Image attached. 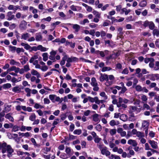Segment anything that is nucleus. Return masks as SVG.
Returning <instances> with one entry per match:
<instances>
[{
    "instance_id": "nucleus-29",
    "label": "nucleus",
    "mask_w": 159,
    "mask_h": 159,
    "mask_svg": "<svg viewBox=\"0 0 159 159\" xmlns=\"http://www.w3.org/2000/svg\"><path fill=\"white\" fill-rule=\"evenodd\" d=\"M147 4V2L146 1L143 0L141 1L139 4V6L141 7H145Z\"/></svg>"
},
{
    "instance_id": "nucleus-1",
    "label": "nucleus",
    "mask_w": 159,
    "mask_h": 159,
    "mask_svg": "<svg viewBox=\"0 0 159 159\" xmlns=\"http://www.w3.org/2000/svg\"><path fill=\"white\" fill-rule=\"evenodd\" d=\"M0 150H1L2 153L7 152V156L10 158L12 156V153L14 152V150L11 145H7L6 143H0Z\"/></svg>"
},
{
    "instance_id": "nucleus-21",
    "label": "nucleus",
    "mask_w": 159,
    "mask_h": 159,
    "mask_svg": "<svg viewBox=\"0 0 159 159\" xmlns=\"http://www.w3.org/2000/svg\"><path fill=\"white\" fill-rule=\"evenodd\" d=\"M11 105H10L8 104H5V108H4V111L6 112H7L10 111L11 110Z\"/></svg>"
},
{
    "instance_id": "nucleus-3",
    "label": "nucleus",
    "mask_w": 159,
    "mask_h": 159,
    "mask_svg": "<svg viewBox=\"0 0 159 159\" xmlns=\"http://www.w3.org/2000/svg\"><path fill=\"white\" fill-rule=\"evenodd\" d=\"M143 25L145 27L148 26L149 28L152 30L155 27L154 23L152 21H148V20H146L144 22Z\"/></svg>"
},
{
    "instance_id": "nucleus-40",
    "label": "nucleus",
    "mask_w": 159,
    "mask_h": 159,
    "mask_svg": "<svg viewBox=\"0 0 159 159\" xmlns=\"http://www.w3.org/2000/svg\"><path fill=\"white\" fill-rule=\"evenodd\" d=\"M97 131L100 132L102 129V126L100 124L97 125L95 127Z\"/></svg>"
},
{
    "instance_id": "nucleus-49",
    "label": "nucleus",
    "mask_w": 159,
    "mask_h": 159,
    "mask_svg": "<svg viewBox=\"0 0 159 159\" xmlns=\"http://www.w3.org/2000/svg\"><path fill=\"white\" fill-rule=\"evenodd\" d=\"M59 122L60 119H57L54 120L52 123V125L53 126H55V125H57Z\"/></svg>"
},
{
    "instance_id": "nucleus-30",
    "label": "nucleus",
    "mask_w": 159,
    "mask_h": 159,
    "mask_svg": "<svg viewBox=\"0 0 159 159\" xmlns=\"http://www.w3.org/2000/svg\"><path fill=\"white\" fill-rule=\"evenodd\" d=\"M43 60L44 61H46L48 59V54L47 53H44L42 54Z\"/></svg>"
},
{
    "instance_id": "nucleus-15",
    "label": "nucleus",
    "mask_w": 159,
    "mask_h": 159,
    "mask_svg": "<svg viewBox=\"0 0 159 159\" xmlns=\"http://www.w3.org/2000/svg\"><path fill=\"white\" fill-rule=\"evenodd\" d=\"M128 143L129 144L132 145L133 146L135 147L137 145V143L135 140L131 139H129L128 141Z\"/></svg>"
},
{
    "instance_id": "nucleus-39",
    "label": "nucleus",
    "mask_w": 159,
    "mask_h": 159,
    "mask_svg": "<svg viewBox=\"0 0 159 159\" xmlns=\"http://www.w3.org/2000/svg\"><path fill=\"white\" fill-rule=\"evenodd\" d=\"M136 135L138 137L140 138L144 137V134L139 131H138Z\"/></svg>"
},
{
    "instance_id": "nucleus-53",
    "label": "nucleus",
    "mask_w": 159,
    "mask_h": 159,
    "mask_svg": "<svg viewBox=\"0 0 159 159\" xmlns=\"http://www.w3.org/2000/svg\"><path fill=\"white\" fill-rule=\"evenodd\" d=\"M24 70L25 72L27 71L30 70L29 66L28 65H26L24 66Z\"/></svg>"
},
{
    "instance_id": "nucleus-63",
    "label": "nucleus",
    "mask_w": 159,
    "mask_h": 159,
    "mask_svg": "<svg viewBox=\"0 0 159 159\" xmlns=\"http://www.w3.org/2000/svg\"><path fill=\"white\" fill-rule=\"evenodd\" d=\"M49 59L53 61V62L55 61V56L51 55L49 57Z\"/></svg>"
},
{
    "instance_id": "nucleus-46",
    "label": "nucleus",
    "mask_w": 159,
    "mask_h": 159,
    "mask_svg": "<svg viewBox=\"0 0 159 159\" xmlns=\"http://www.w3.org/2000/svg\"><path fill=\"white\" fill-rule=\"evenodd\" d=\"M20 89L18 87H15L12 89V91L15 92H18L20 91Z\"/></svg>"
},
{
    "instance_id": "nucleus-38",
    "label": "nucleus",
    "mask_w": 159,
    "mask_h": 159,
    "mask_svg": "<svg viewBox=\"0 0 159 159\" xmlns=\"http://www.w3.org/2000/svg\"><path fill=\"white\" fill-rule=\"evenodd\" d=\"M36 117V116L35 114L34 113H33L30 116L29 119L32 121H33L35 120Z\"/></svg>"
},
{
    "instance_id": "nucleus-5",
    "label": "nucleus",
    "mask_w": 159,
    "mask_h": 159,
    "mask_svg": "<svg viewBox=\"0 0 159 159\" xmlns=\"http://www.w3.org/2000/svg\"><path fill=\"white\" fill-rule=\"evenodd\" d=\"M27 22L24 20L21 21L19 25V28L21 30H25L27 27Z\"/></svg>"
},
{
    "instance_id": "nucleus-16",
    "label": "nucleus",
    "mask_w": 159,
    "mask_h": 159,
    "mask_svg": "<svg viewBox=\"0 0 159 159\" xmlns=\"http://www.w3.org/2000/svg\"><path fill=\"white\" fill-rule=\"evenodd\" d=\"M19 8V6H14L10 5L8 7V9L9 10H13L16 11Z\"/></svg>"
},
{
    "instance_id": "nucleus-10",
    "label": "nucleus",
    "mask_w": 159,
    "mask_h": 159,
    "mask_svg": "<svg viewBox=\"0 0 159 159\" xmlns=\"http://www.w3.org/2000/svg\"><path fill=\"white\" fill-rule=\"evenodd\" d=\"M31 73L33 75L36 76L37 78H40L41 75L36 70L32 69L31 71Z\"/></svg>"
},
{
    "instance_id": "nucleus-14",
    "label": "nucleus",
    "mask_w": 159,
    "mask_h": 159,
    "mask_svg": "<svg viewBox=\"0 0 159 159\" xmlns=\"http://www.w3.org/2000/svg\"><path fill=\"white\" fill-rule=\"evenodd\" d=\"M100 115L98 114L95 113L92 116L93 120L95 122H97L99 121V117Z\"/></svg>"
},
{
    "instance_id": "nucleus-51",
    "label": "nucleus",
    "mask_w": 159,
    "mask_h": 159,
    "mask_svg": "<svg viewBox=\"0 0 159 159\" xmlns=\"http://www.w3.org/2000/svg\"><path fill=\"white\" fill-rule=\"evenodd\" d=\"M56 96L55 95H50L49 98L53 102H54V100Z\"/></svg>"
},
{
    "instance_id": "nucleus-56",
    "label": "nucleus",
    "mask_w": 159,
    "mask_h": 159,
    "mask_svg": "<svg viewBox=\"0 0 159 159\" xmlns=\"http://www.w3.org/2000/svg\"><path fill=\"white\" fill-rule=\"evenodd\" d=\"M30 140L31 142L33 143V144L35 146H39V145L37 144L36 143V142L35 140V139L33 138H31L30 139Z\"/></svg>"
},
{
    "instance_id": "nucleus-20",
    "label": "nucleus",
    "mask_w": 159,
    "mask_h": 159,
    "mask_svg": "<svg viewBox=\"0 0 159 159\" xmlns=\"http://www.w3.org/2000/svg\"><path fill=\"white\" fill-rule=\"evenodd\" d=\"M11 114L9 113L6 115L5 117L7 119L9 120L10 121H11V122H13L14 121V119L13 117L11 116Z\"/></svg>"
},
{
    "instance_id": "nucleus-52",
    "label": "nucleus",
    "mask_w": 159,
    "mask_h": 159,
    "mask_svg": "<svg viewBox=\"0 0 159 159\" xmlns=\"http://www.w3.org/2000/svg\"><path fill=\"white\" fill-rule=\"evenodd\" d=\"M102 140L101 138H99L98 136L94 138V142L97 143H98Z\"/></svg>"
},
{
    "instance_id": "nucleus-64",
    "label": "nucleus",
    "mask_w": 159,
    "mask_h": 159,
    "mask_svg": "<svg viewBox=\"0 0 159 159\" xmlns=\"http://www.w3.org/2000/svg\"><path fill=\"white\" fill-rule=\"evenodd\" d=\"M9 47L10 48L11 51L13 52H15L16 49V47H15L10 45L9 46Z\"/></svg>"
},
{
    "instance_id": "nucleus-62",
    "label": "nucleus",
    "mask_w": 159,
    "mask_h": 159,
    "mask_svg": "<svg viewBox=\"0 0 159 159\" xmlns=\"http://www.w3.org/2000/svg\"><path fill=\"white\" fill-rule=\"evenodd\" d=\"M24 50L23 48H17L16 49V52L18 54L20 52H24Z\"/></svg>"
},
{
    "instance_id": "nucleus-17",
    "label": "nucleus",
    "mask_w": 159,
    "mask_h": 159,
    "mask_svg": "<svg viewBox=\"0 0 159 159\" xmlns=\"http://www.w3.org/2000/svg\"><path fill=\"white\" fill-rule=\"evenodd\" d=\"M35 39L37 41H41L42 40V36L40 33H38L36 34Z\"/></svg>"
},
{
    "instance_id": "nucleus-44",
    "label": "nucleus",
    "mask_w": 159,
    "mask_h": 159,
    "mask_svg": "<svg viewBox=\"0 0 159 159\" xmlns=\"http://www.w3.org/2000/svg\"><path fill=\"white\" fill-rule=\"evenodd\" d=\"M111 70V68L109 67H104L102 68V72H105L107 71H109Z\"/></svg>"
},
{
    "instance_id": "nucleus-45",
    "label": "nucleus",
    "mask_w": 159,
    "mask_h": 159,
    "mask_svg": "<svg viewBox=\"0 0 159 159\" xmlns=\"http://www.w3.org/2000/svg\"><path fill=\"white\" fill-rule=\"evenodd\" d=\"M48 67L47 66L45 65L44 66H41L40 69L42 71H46L48 70Z\"/></svg>"
},
{
    "instance_id": "nucleus-18",
    "label": "nucleus",
    "mask_w": 159,
    "mask_h": 159,
    "mask_svg": "<svg viewBox=\"0 0 159 159\" xmlns=\"http://www.w3.org/2000/svg\"><path fill=\"white\" fill-rule=\"evenodd\" d=\"M98 98L97 97H95L94 98H93L90 96L88 97V99L90 102H95L96 103H97Z\"/></svg>"
},
{
    "instance_id": "nucleus-57",
    "label": "nucleus",
    "mask_w": 159,
    "mask_h": 159,
    "mask_svg": "<svg viewBox=\"0 0 159 159\" xmlns=\"http://www.w3.org/2000/svg\"><path fill=\"white\" fill-rule=\"evenodd\" d=\"M153 59V58H146L144 59V62L146 64L148 63L149 62H150L151 61V59Z\"/></svg>"
},
{
    "instance_id": "nucleus-22",
    "label": "nucleus",
    "mask_w": 159,
    "mask_h": 159,
    "mask_svg": "<svg viewBox=\"0 0 159 159\" xmlns=\"http://www.w3.org/2000/svg\"><path fill=\"white\" fill-rule=\"evenodd\" d=\"M149 126V123L146 120H144L142 122V126L144 129L148 128Z\"/></svg>"
},
{
    "instance_id": "nucleus-47",
    "label": "nucleus",
    "mask_w": 159,
    "mask_h": 159,
    "mask_svg": "<svg viewBox=\"0 0 159 159\" xmlns=\"http://www.w3.org/2000/svg\"><path fill=\"white\" fill-rule=\"evenodd\" d=\"M12 127V131L16 132L19 130V127L16 125L13 126Z\"/></svg>"
},
{
    "instance_id": "nucleus-31",
    "label": "nucleus",
    "mask_w": 159,
    "mask_h": 159,
    "mask_svg": "<svg viewBox=\"0 0 159 159\" xmlns=\"http://www.w3.org/2000/svg\"><path fill=\"white\" fill-rule=\"evenodd\" d=\"M133 87L135 88L136 91L138 92H141L142 91V87L139 85H135Z\"/></svg>"
},
{
    "instance_id": "nucleus-13",
    "label": "nucleus",
    "mask_w": 159,
    "mask_h": 159,
    "mask_svg": "<svg viewBox=\"0 0 159 159\" xmlns=\"http://www.w3.org/2000/svg\"><path fill=\"white\" fill-rule=\"evenodd\" d=\"M73 28L75 30V33L78 32L80 29V26L78 24H72Z\"/></svg>"
},
{
    "instance_id": "nucleus-58",
    "label": "nucleus",
    "mask_w": 159,
    "mask_h": 159,
    "mask_svg": "<svg viewBox=\"0 0 159 159\" xmlns=\"http://www.w3.org/2000/svg\"><path fill=\"white\" fill-rule=\"evenodd\" d=\"M18 134H12V138L14 139L16 141L18 142V141H17V138L18 137Z\"/></svg>"
},
{
    "instance_id": "nucleus-2",
    "label": "nucleus",
    "mask_w": 159,
    "mask_h": 159,
    "mask_svg": "<svg viewBox=\"0 0 159 159\" xmlns=\"http://www.w3.org/2000/svg\"><path fill=\"white\" fill-rule=\"evenodd\" d=\"M141 110V108H139L136 106H131L129 107V111L131 113L134 112L138 113L140 112Z\"/></svg>"
},
{
    "instance_id": "nucleus-32",
    "label": "nucleus",
    "mask_w": 159,
    "mask_h": 159,
    "mask_svg": "<svg viewBox=\"0 0 159 159\" xmlns=\"http://www.w3.org/2000/svg\"><path fill=\"white\" fill-rule=\"evenodd\" d=\"M152 33L153 36L159 37V30L157 29H154Z\"/></svg>"
},
{
    "instance_id": "nucleus-9",
    "label": "nucleus",
    "mask_w": 159,
    "mask_h": 159,
    "mask_svg": "<svg viewBox=\"0 0 159 159\" xmlns=\"http://www.w3.org/2000/svg\"><path fill=\"white\" fill-rule=\"evenodd\" d=\"M148 143L151 144L152 148L154 149L157 148V143L153 140H149Z\"/></svg>"
},
{
    "instance_id": "nucleus-26",
    "label": "nucleus",
    "mask_w": 159,
    "mask_h": 159,
    "mask_svg": "<svg viewBox=\"0 0 159 159\" xmlns=\"http://www.w3.org/2000/svg\"><path fill=\"white\" fill-rule=\"evenodd\" d=\"M158 75L157 74H154L152 75H149V76H150V79L153 81L155 80V78L157 77Z\"/></svg>"
},
{
    "instance_id": "nucleus-25",
    "label": "nucleus",
    "mask_w": 159,
    "mask_h": 159,
    "mask_svg": "<svg viewBox=\"0 0 159 159\" xmlns=\"http://www.w3.org/2000/svg\"><path fill=\"white\" fill-rule=\"evenodd\" d=\"M141 99L143 103L146 102L148 100L147 97L144 95L142 94L141 96Z\"/></svg>"
},
{
    "instance_id": "nucleus-19",
    "label": "nucleus",
    "mask_w": 159,
    "mask_h": 159,
    "mask_svg": "<svg viewBox=\"0 0 159 159\" xmlns=\"http://www.w3.org/2000/svg\"><path fill=\"white\" fill-rule=\"evenodd\" d=\"M30 34L28 33L23 34L21 36V39L25 40H27L30 37Z\"/></svg>"
},
{
    "instance_id": "nucleus-12",
    "label": "nucleus",
    "mask_w": 159,
    "mask_h": 159,
    "mask_svg": "<svg viewBox=\"0 0 159 159\" xmlns=\"http://www.w3.org/2000/svg\"><path fill=\"white\" fill-rule=\"evenodd\" d=\"M7 16L8 17L7 18V20H11L12 19H14L15 17V16L12 14V13L11 11H9L8 12Z\"/></svg>"
},
{
    "instance_id": "nucleus-35",
    "label": "nucleus",
    "mask_w": 159,
    "mask_h": 159,
    "mask_svg": "<svg viewBox=\"0 0 159 159\" xmlns=\"http://www.w3.org/2000/svg\"><path fill=\"white\" fill-rule=\"evenodd\" d=\"M13 126V125L12 123L7 124L6 123L4 125V127L6 129L12 128Z\"/></svg>"
},
{
    "instance_id": "nucleus-11",
    "label": "nucleus",
    "mask_w": 159,
    "mask_h": 159,
    "mask_svg": "<svg viewBox=\"0 0 159 159\" xmlns=\"http://www.w3.org/2000/svg\"><path fill=\"white\" fill-rule=\"evenodd\" d=\"M130 11L131 10L130 9H127L125 8H123L121 9V11L120 13L121 14H123L125 13V15H127Z\"/></svg>"
},
{
    "instance_id": "nucleus-28",
    "label": "nucleus",
    "mask_w": 159,
    "mask_h": 159,
    "mask_svg": "<svg viewBox=\"0 0 159 159\" xmlns=\"http://www.w3.org/2000/svg\"><path fill=\"white\" fill-rule=\"evenodd\" d=\"M21 46L24 47V48L26 50H29L31 48V47L27 43H21Z\"/></svg>"
},
{
    "instance_id": "nucleus-48",
    "label": "nucleus",
    "mask_w": 159,
    "mask_h": 159,
    "mask_svg": "<svg viewBox=\"0 0 159 159\" xmlns=\"http://www.w3.org/2000/svg\"><path fill=\"white\" fill-rule=\"evenodd\" d=\"M11 87V85L10 84L7 83L3 85V88L4 89H8Z\"/></svg>"
},
{
    "instance_id": "nucleus-7",
    "label": "nucleus",
    "mask_w": 159,
    "mask_h": 159,
    "mask_svg": "<svg viewBox=\"0 0 159 159\" xmlns=\"http://www.w3.org/2000/svg\"><path fill=\"white\" fill-rule=\"evenodd\" d=\"M101 76L99 78L100 81H103L104 80L108 81L109 80L108 77L107 75L105 74H101Z\"/></svg>"
},
{
    "instance_id": "nucleus-4",
    "label": "nucleus",
    "mask_w": 159,
    "mask_h": 159,
    "mask_svg": "<svg viewBox=\"0 0 159 159\" xmlns=\"http://www.w3.org/2000/svg\"><path fill=\"white\" fill-rule=\"evenodd\" d=\"M100 151L101 154L103 155H105L107 156L111 154V152L107 150V148L105 146H104L103 148Z\"/></svg>"
},
{
    "instance_id": "nucleus-33",
    "label": "nucleus",
    "mask_w": 159,
    "mask_h": 159,
    "mask_svg": "<svg viewBox=\"0 0 159 159\" xmlns=\"http://www.w3.org/2000/svg\"><path fill=\"white\" fill-rule=\"evenodd\" d=\"M65 152L69 156H70L71 154V149L69 147H66Z\"/></svg>"
},
{
    "instance_id": "nucleus-24",
    "label": "nucleus",
    "mask_w": 159,
    "mask_h": 159,
    "mask_svg": "<svg viewBox=\"0 0 159 159\" xmlns=\"http://www.w3.org/2000/svg\"><path fill=\"white\" fill-rule=\"evenodd\" d=\"M118 121H115L114 120H112L110 122L109 124L111 126H114L115 125H117L119 124Z\"/></svg>"
},
{
    "instance_id": "nucleus-60",
    "label": "nucleus",
    "mask_w": 159,
    "mask_h": 159,
    "mask_svg": "<svg viewBox=\"0 0 159 159\" xmlns=\"http://www.w3.org/2000/svg\"><path fill=\"white\" fill-rule=\"evenodd\" d=\"M34 107L37 109L39 108H42L43 107L38 103H36L34 105Z\"/></svg>"
},
{
    "instance_id": "nucleus-43",
    "label": "nucleus",
    "mask_w": 159,
    "mask_h": 159,
    "mask_svg": "<svg viewBox=\"0 0 159 159\" xmlns=\"http://www.w3.org/2000/svg\"><path fill=\"white\" fill-rule=\"evenodd\" d=\"M154 59L153 58L151 59V61L150 62L149 66L150 68H153L154 66Z\"/></svg>"
},
{
    "instance_id": "nucleus-55",
    "label": "nucleus",
    "mask_w": 159,
    "mask_h": 159,
    "mask_svg": "<svg viewBox=\"0 0 159 159\" xmlns=\"http://www.w3.org/2000/svg\"><path fill=\"white\" fill-rule=\"evenodd\" d=\"M129 72V70L128 68H126L123 70L122 72V73L123 74L127 75L128 74Z\"/></svg>"
},
{
    "instance_id": "nucleus-37",
    "label": "nucleus",
    "mask_w": 159,
    "mask_h": 159,
    "mask_svg": "<svg viewBox=\"0 0 159 159\" xmlns=\"http://www.w3.org/2000/svg\"><path fill=\"white\" fill-rule=\"evenodd\" d=\"M67 56H65L62 58L60 64L61 65L63 66L64 65L65 63V61L66 60H67Z\"/></svg>"
},
{
    "instance_id": "nucleus-54",
    "label": "nucleus",
    "mask_w": 159,
    "mask_h": 159,
    "mask_svg": "<svg viewBox=\"0 0 159 159\" xmlns=\"http://www.w3.org/2000/svg\"><path fill=\"white\" fill-rule=\"evenodd\" d=\"M140 102L141 101L140 100L136 99L133 104L135 105H139L140 104Z\"/></svg>"
},
{
    "instance_id": "nucleus-50",
    "label": "nucleus",
    "mask_w": 159,
    "mask_h": 159,
    "mask_svg": "<svg viewBox=\"0 0 159 159\" xmlns=\"http://www.w3.org/2000/svg\"><path fill=\"white\" fill-rule=\"evenodd\" d=\"M81 133V129H76L74 131V134H75L80 135Z\"/></svg>"
},
{
    "instance_id": "nucleus-8",
    "label": "nucleus",
    "mask_w": 159,
    "mask_h": 159,
    "mask_svg": "<svg viewBox=\"0 0 159 159\" xmlns=\"http://www.w3.org/2000/svg\"><path fill=\"white\" fill-rule=\"evenodd\" d=\"M67 62L68 63L74 62L77 61L78 59L75 57H67Z\"/></svg>"
},
{
    "instance_id": "nucleus-59",
    "label": "nucleus",
    "mask_w": 159,
    "mask_h": 159,
    "mask_svg": "<svg viewBox=\"0 0 159 159\" xmlns=\"http://www.w3.org/2000/svg\"><path fill=\"white\" fill-rule=\"evenodd\" d=\"M116 10L117 12L121 11L122 8V6L120 5H119L116 6Z\"/></svg>"
},
{
    "instance_id": "nucleus-23",
    "label": "nucleus",
    "mask_w": 159,
    "mask_h": 159,
    "mask_svg": "<svg viewBox=\"0 0 159 159\" xmlns=\"http://www.w3.org/2000/svg\"><path fill=\"white\" fill-rule=\"evenodd\" d=\"M108 52V51L107 50H105L104 52L103 51H99L98 50L96 51V53H99L100 55L102 57H103L105 56V53H107V52Z\"/></svg>"
},
{
    "instance_id": "nucleus-27",
    "label": "nucleus",
    "mask_w": 159,
    "mask_h": 159,
    "mask_svg": "<svg viewBox=\"0 0 159 159\" xmlns=\"http://www.w3.org/2000/svg\"><path fill=\"white\" fill-rule=\"evenodd\" d=\"M91 84L93 86L98 85V84L96 82V79L95 78L93 77L92 78Z\"/></svg>"
},
{
    "instance_id": "nucleus-61",
    "label": "nucleus",
    "mask_w": 159,
    "mask_h": 159,
    "mask_svg": "<svg viewBox=\"0 0 159 159\" xmlns=\"http://www.w3.org/2000/svg\"><path fill=\"white\" fill-rule=\"evenodd\" d=\"M90 113V111L89 110H87L84 111V116H88Z\"/></svg>"
},
{
    "instance_id": "nucleus-34",
    "label": "nucleus",
    "mask_w": 159,
    "mask_h": 159,
    "mask_svg": "<svg viewBox=\"0 0 159 159\" xmlns=\"http://www.w3.org/2000/svg\"><path fill=\"white\" fill-rule=\"evenodd\" d=\"M38 58V56L37 55H34L31 57L29 61V62L30 63H32L35 60L37 59Z\"/></svg>"
},
{
    "instance_id": "nucleus-41",
    "label": "nucleus",
    "mask_w": 159,
    "mask_h": 159,
    "mask_svg": "<svg viewBox=\"0 0 159 159\" xmlns=\"http://www.w3.org/2000/svg\"><path fill=\"white\" fill-rule=\"evenodd\" d=\"M100 95L101 96L103 97V98L105 100H106L107 98V97L105 93L104 92H101Z\"/></svg>"
},
{
    "instance_id": "nucleus-42",
    "label": "nucleus",
    "mask_w": 159,
    "mask_h": 159,
    "mask_svg": "<svg viewBox=\"0 0 159 159\" xmlns=\"http://www.w3.org/2000/svg\"><path fill=\"white\" fill-rule=\"evenodd\" d=\"M116 129H111L110 131V133L111 135H113L116 133Z\"/></svg>"
},
{
    "instance_id": "nucleus-36",
    "label": "nucleus",
    "mask_w": 159,
    "mask_h": 159,
    "mask_svg": "<svg viewBox=\"0 0 159 159\" xmlns=\"http://www.w3.org/2000/svg\"><path fill=\"white\" fill-rule=\"evenodd\" d=\"M143 103V110H145V109L147 110H149L150 109V107L149 106L146 102Z\"/></svg>"
},
{
    "instance_id": "nucleus-6",
    "label": "nucleus",
    "mask_w": 159,
    "mask_h": 159,
    "mask_svg": "<svg viewBox=\"0 0 159 159\" xmlns=\"http://www.w3.org/2000/svg\"><path fill=\"white\" fill-rule=\"evenodd\" d=\"M33 48H36V49H34L35 51L39 50L41 52L46 51L48 49L46 48L43 47L42 45H39L37 47H33Z\"/></svg>"
}]
</instances>
